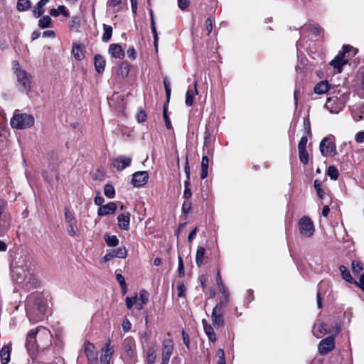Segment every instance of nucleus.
I'll list each match as a JSON object with an SVG mask.
<instances>
[{"label":"nucleus","instance_id":"1","mask_svg":"<svg viewBox=\"0 0 364 364\" xmlns=\"http://www.w3.org/2000/svg\"><path fill=\"white\" fill-rule=\"evenodd\" d=\"M33 272L31 263L26 262L24 266H14L11 274L16 283L26 286L35 285L36 287L37 281L33 274Z\"/></svg>","mask_w":364,"mask_h":364},{"label":"nucleus","instance_id":"2","mask_svg":"<svg viewBox=\"0 0 364 364\" xmlns=\"http://www.w3.org/2000/svg\"><path fill=\"white\" fill-rule=\"evenodd\" d=\"M352 52V55H354L355 52L353 46L350 45H344L343 46L342 51H340L338 54L333 59L330 65L333 66L334 69L337 70L338 73H341L343 66L348 63V57L346 58V54L350 55V53Z\"/></svg>","mask_w":364,"mask_h":364},{"label":"nucleus","instance_id":"3","mask_svg":"<svg viewBox=\"0 0 364 364\" xmlns=\"http://www.w3.org/2000/svg\"><path fill=\"white\" fill-rule=\"evenodd\" d=\"M34 118L32 115L26 113H15L11 118L10 124L13 128L24 129L34 124Z\"/></svg>","mask_w":364,"mask_h":364},{"label":"nucleus","instance_id":"4","mask_svg":"<svg viewBox=\"0 0 364 364\" xmlns=\"http://www.w3.org/2000/svg\"><path fill=\"white\" fill-rule=\"evenodd\" d=\"M39 332H41L42 334L46 336L50 334L48 330L41 326L30 330L27 333L26 341V347L28 351L34 352L38 348L39 345L37 343L36 336Z\"/></svg>","mask_w":364,"mask_h":364},{"label":"nucleus","instance_id":"5","mask_svg":"<svg viewBox=\"0 0 364 364\" xmlns=\"http://www.w3.org/2000/svg\"><path fill=\"white\" fill-rule=\"evenodd\" d=\"M225 306V302L220 301L215 305L212 311V323L213 326L216 328L224 326L225 325L224 315Z\"/></svg>","mask_w":364,"mask_h":364},{"label":"nucleus","instance_id":"6","mask_svg":"<svg viewBox=\"0 0 364 364\" xmlns=\"http://www.w3.org/2000/svg\"><path fill=\"white\" fill-rule=\"evenodd\" d=\"M16 76L17 79L16 86L18 90L28 95L31 89L32 75L26 70L18 71V74Z\"/></svg>","mask_w":364,"mask_h":364},{"label":"nucleus","instance_id":"7","mask_svg":"<svg viewBox=\"0 0 364 364\" xmlns=\"http://www.w3.org/2000/svg\"><path fill=\"white\" fill-rule=\"evenodd\" d=\"M298 226L300 234L306 237H311L314 233V225L307 216H303L299 219Z\"/></svg>","mask_w":364,"mask_h":364},{"label":"nucleus","instance_id":"8","mask_svg":"<svg viewBox=\"0 0 364 364\" xmlns=\"http://www.w3.org/2000/svg\"><path fill=\"white\" fill-rule=\"evenodd\" d=\"M319 150L324 157L335 156L337 154L336 144L328 136L324 137L321 140L319 144Z\"/></svg>","mask_w":364,"mask_h":364},{"label":"nucleus","instance_id":"9","mask_svg":"<svg viewBox=\"0 0 364 364\" xmlns=\"http://www.w3.org/2000/svg\"><path fill=\"white\" fill-rule=\"evenodd\" d=\"M173 351V342L171 338L164 339L162 342L161 363L168 364Z\"/></svg>","mask_w":364,"mask_h":364},{"label":"nucleus","instance_id":"10","mask_svg":"<svg viewBox=\"0 0 364 364\" xmlns=\"http://www.w3.org/2000/svg\"><path fill=\"white\" fill-rule=\"evenodd\" d=\"M344 106V103L336 97H331L328 98L325 104V107L331 113L338 114L340 112Z\"/></svg>","mask_w":364,"mask_h":364},{"label":"nucleus","instance_id":"11","mask_svg":"<svg viewBox=\"0 0 364 364\" xmlns=\"http://www.w3.org/2000/svg\"><path fill=\"white\" fill-rule=\"evenodd\" d=\"M127 255V250L124 246L119 247L117 249L109 250L103 257L102 259L104 262H109L114 257H118L124 259Z\"/></svg>","mask_w":364,"mask_h":364},{"label":"nucleus","instance_id":"12","mask_svg":"<svg viewBox=\"0 0 364 364\" xmlns=\"http://www.w3.org/2000/svg\"><path fill=\"white\" fill-rule=\"evenodd\" d=\"M5 202L0 199V237L3 236L10 228V218L3 215V210L5 206Z\"/></svg>","mask_w":364,"mask_h":364},{"label":"nucleus","instance_id":"13","mask_svg":"<svg viewBox=\"0 0 364 364\" xmlns=\"http://www.w3.org/2000/svg\"><path fill=\"white\" fill-rule=\"evenodd\" d=\"M335 347V341L333 336L322 339L318 344V352L321 355L328 353Z\"/></svg>","mask_w":364,"mask_h":364},{"label":"nucleus","instance_id":"14","mask_svg":"<svg viewBox=\"0 0 364 364\" xmlns=\"http://www.w3.org/2000/svg\"><path fill=\"white\" fill-rule=\"evenodd\" d=\"M149 173L147 171H136L132 176V183L134 187H142L148 181Z\"/></svg>","mask_w":364,"mask_h":364},{"label":"nucleus","instance_id":"15","mask_svg":"<svg viewBox=\"0 0 364 364\" xmlns=\"http://www.w3.org/2000/svg\"><path fill=\"white\" fill-rule=\"evenodd\" d=\"M84 350L90 364L97 361V353L92 343L86 342L84 346Z\"/></svg>","mask_w":364,"mask_h":364},{"label":"nucleus","instance_id":"16","mask_svg":"<svg viewBox=\"0 0 364 364\" xmlns=\"http://www.w3.org/2000/svg\"><path fill=\"white\" fill-rule=\"evenodd\" d=\"M114 348L111 346V340L108 339L103 349V353L100 357V361L102 364H109L110 359L114 354Z\"/></svg>","mask_w":364,"mask_h":364},{"label":"nucleus","instance_id":"17","mask_svg":"<svg viewBox=\"0 0 364 364\" xmlns=\"http://www.w3.org/2000/svg\"><path fill=\"white\" fill-rule=\"evenodd\" d=\"M132 158L125 156H119L113 160V166L118 171H122L131 164Z\"/></svg>","mask_w":364,"mask_h":364},{"label":"nucleus","instance_id":"18","mask_svg":"<svg viewBox=\"0 0 364 364\" xmlns=\"http://www.w3.org/2000/svg\"><path fill=\"white\" fill-rule=\"evenodd\" d=\"M117 204L114 202H109L106 205H101L97 210V215L100 217L111 215L115 213Z\"/></svg>","mask_w":364,"mask_h":364},{"label":"nucleus","instance_id":"19","mask_svg":"<svg viewBox=\"0 0 364 364\" xmlns=\"http://www.w3.org/2000/svg\"><path fill=\"white\" fill-rule=\"evenodd\" d=\"M130 218L131 214L129 212L121 213L117 216L118 225L121 230H129Z\"/></svg>","mask_w":364,"mask_h":364},{"label":"nucleus","instance_id":"20","mask_svg":"<svg viewBox=\"0 0 364 364\" xmlns=\"http://www.w3.org/2000/svg\"><path fill=\"white\" fill-rule=\"evenodd\" d=\"M123 348L127 355L132 358L135 355V341L132 337H127L123 341Z\"/></svg>","mask_w":364,"mask_h":364},{"label":"nucleus","instance_id":"21","mask_svg":"<svg viewBox=\"0 0 364 364\" xmlns=\"http://www.w3.org/2000/svg\"><path fill=\"white\" fill-rule=\"evenodd\" d=\"M11 343H9L4 345L0 350V358L1 364H8L10 361L11 352Z\"/></svg>","mask_w":364,"mask_h":364},{"label":"nucleus","instance_id":"22","mask_svg":"<svg viewBox=\"0 0 364 364\" xmlns=\"http://www.w3.org/2000/svg\"><path fill=\"white\" fill-rule=\"evenodd\" d=\"M204 332L210 341L214 343L217 341V336L212 325L209 324L205 319L202 320Z\"/></svg>","mask_w":364,"mask_h":364},{"label":"nucleus","instance_id":"23","mask_svg":"<svg viewBox=\"0 0 364 364\" xmlns=\"http://www.w3.org/2000/svg\"><path fill=\"white\" fill-rule=\"evenodd\" d=\"M109 53L115 58H123L125 53L119 44L112 43L109 46Z\"/></svg>","mask_w":364,"mask_h":364},{"label":"nucleus","instance_id":"24","mask_svg":"<svg viewBox=\"0 0 364 364\" xmlns=\"http://www.w3.org/2000/svg\"><path fill=\"white\" fill-rule=\"evenodd\" d=\"M49 2V0H40L36 6L33 7V14L36 18H39L41 16L44 12L45 9L44 6Z\"/></svg>","mask_w":364,"mask_h":364},{"label":"nucleus","instance_id":"25","mask_svg":"<svg viewBox=\"0 0 364 364\" xmlns=\"http://www.w3.org/2000/svg\"><path fill=\"white\" fill-rule=\"evenodd\" d=\"M149 294L147 291L143 289L139 292V297H138L137 303H136V309L141 310L144 307V305L147 304L149 301Z\"/></svg>","mask_w":364,"mask_h":364},{"label":"nucleus","instance_id":"26","mask_svg":"<svg viewBox=\"0 0 364 364\" xmlns=\"http://www.w3.org/2000/svg\"><path fill=\"white\" fill-rule=\"evenodd\" d=\"M149 14H150V20H151V32L153 33V37H154V47H155L156 50H157L159 36H158V33H157L156 28L154 13L151 9H150V11H149Z\"/></svg>","mask_w":364,"mask_h":364},{"label":"nucleus","instance_id":"27","mask_svg":"<svg viewBox=\"0 0 364 364\" xmlns=\"http://www.w3.org/2000/svg\"><path fill=\"white\" fill-rule=\"evenodd\" d=\"M94 64L96 71L98 73H102L105 70V60L103 57L99 54L95 55Z\"/></svg>","mask_w":364,"mask_h":364},{"label":"nucleus","instance_id":"28","mask_svg":"<svg viewBox=\"0 0 364 364\" xmlns=\"http://www.w3.org/2000/svg\"><path fill=\"white\" fill-rule=\"evenodd\" d=\"M198 94L197 82H194V89H188L186 94V105L188 107L191 106L193 103V97Z\"/></svg>","mask_w":364,"mask_h":364},{"label":"nucleus","instance_id":"29","mask_svg":"<svg viewBox=\"0 0 364 364\" xmlns=\"http://www.w3.org/2000/svg\"><path fill=\"white\" fill-rule=\"evenodd\" d=\"M330 88V85L327 81H321L314 87V91L316 94H324L327 92V91Z\"/></svg>","mask_w":364,"mask_h":364},{"label":"nucleus","instance_id":"30","mask_svg":"<svg viewBox=\"0 0 364 364\" xmlns=\"http://www.w3.org/2000/svg\"><path fill=\"white\" fill-rule=\"evenodd\" d=\"M329 333V328L327 327V325L324 323H320L318 326V330L316 329L315 326L313 328V333L317 338H321L323 335Z\"/></svg>","mask_w":364,"mask_h":364},{"label":"nucleus","instance_id":"31","mask_svg":"<svg viewBox=\"0 0 364 364\" xmlns=\"http://www.w3.org/2000/svg\"><path fill=\"white\" fill-rule=\"evenodd\" d=\"M205 248L202 246H198L196 250V262L198 267H200L203 264V258L205 255Z\"/></svg>","mask_w":364,"mask_h":364},{"label":"nucleus","instance_id":"32","mask_svg":"<svg viewBox=\"0 0 364 364\" xmlns=\"http://www.w3.org/2000/svg\"><path fill=\"white\" fill-rule=\"evenodd\" d=\"M80 18L78 16H73L69 23V27L70 30L75 32H80Z\"/></svg>","mask_w":364,"mask_h":364},{"label":"nucleus","instance_id":"33","mask_svg":"<svg viewBox=\"0 0 364 364\" xmlns=\"http://www.w3.org/2000/svg\"><path fill=\"white\" fill-rule=\"evenodd\" d=\"M61 14L63 16L68 17L69 12L67 11L66 7L63 5H60L58 9H52L50 11V14L53 16H58Z\"/></svg>","mask_w":364,"mask_h":364},{"label":"nucleus","instance_id":"34","mask_svg":"<svg viewBox=\"0 0 364 364\" xmlns=\"http://www.w3.org/2000/svg\"><path fill=\"white\" fill-rule=\"evenodd\" d=\"M115 274H116V279L122 288L123 294H125L127 290V284L125 282V279L121 274V270L117 269L115 272Z\"/></svg>","mask_w":364,"mask_h":364},{"label":"nucleus","instance_id":"35","mask_svg":"<svg viewBox=\"0 0 364 364\" xmlns=\"http://www.w3.org/2000/svg\"><path fill=\"white\" fill-rule=\"evenodd\" d=\"M52 25V19L49 16H42L39 21L38 26L39 28L43 29L46 28H50Z\"/></svg>","mask_w":364,"mask_h":364},{"label":"nucleus","instance_id":"36","mask_svg":"<svg viewBox=\"0 0 364 364\" xmlns=\"http://www.w3.org/2000/svg\"><path fill=\"white\" fill-rule=\"evenodd\" d=\"M321 186H322V181H320L318 179L314 180V188H315V190L316 191V193H317L318 198L321 200H323L324 198H325V192L322 189Z\"/></svg>","mask_w":364,"mask_h":364},{"label":"nucleus","instance_id":"37","mask_svg":"<svg viewBox=\"0 0 364 364\" xmlns=\"http://www.w3.org/2000/svg\"><path fill=\"white\" fill-rule=\"evenodd\" d=\"M72 53L77 60H82L84 56L82 50L81 49L80 46L77 43H73Z\"/></svg>","mask_w":364,"mask_h":364},{"label":"nucleus","instance_id":"38","mask_svg":"<svg viewBox=\"0 0 364 364\" xmlns=\"http://www.w3.org/2000/svg\"><path fill=\"white\" fill-rule=\"evenodd\" d=\"M104 33L102 37V40L104 42H108L112 35V28L111 26L103 24Z\"/></svg>","mask_w":364,"mask_h":364},{"label":"nucleus","instance_id":"39","mask_svg":"<svg viewBox=\"0 0 364 364\" xmlns=\"http://www.w3.org/2000/svg\"><path fill=\"white\" fill-rule=\"evenodd\" d=\"M30 0H18L16 9L18 11H26L31 8Z\"/></svg>","mask_w":364,"mask_h":364},{"label":"nucleus","instance_id":"40","mask_svg":"<svg viewBox=\"0 0 364 364\" xmlns=\"http://www.w3.org/2000/svg\"><path fill=\"white\" fill-rule=\"evenodd\" d=\"M299 159L303 165H306L309 163V154L306 149H298Z\"/></svg>","mask_w":364,"mask_h":364},{"label":"nucleus","instance_id":"41","mask_svg":"<svg viewBox=\"0 0 364 364\" xmlns=\"http://www.w3.org/2000/svg\"><path fill=\"white\" fill-rule=\"evenodd\" d=\"M339 269L341 271L342 277L343 279H345L346 282H353V277L349 272V270L345 267L344 265H341L339 267Z\"/></svg>","mask_w":364,"mask_h":364},{"label":"nucleus","instance_id":"42","mask_svg":"<svg viewBox=\"0 0 364 364\" xmlns=\"http://www.w3.org/2000/svg\"><path fill=\"white\" fill-rule=\"evenodd\" d=\"M104 194L109 199L114 198L115 196V189L114 186L111 184H106L104 187Z\"/></svg>","mask_w":364,"mask_h":364},{"label":"nucleus","instance_id":"43","mask_svg":"<svg viewBox=\"0 0 364 364\" xmlns=\"http://www.w3.org/2000/svg\"><path fill=\"white\" fill-rule=\"evenodd\" d=\"M328 283L326 282H321L318 284V288L316 294V299H317V306L318 309H321L322 306V301H321V294H322V288L325 285H328Z\"/></svg>","mask_w":364,"mask_h":364},{"label":"nucleus","instance_id":"44","mask_svg":"<svg viewBox=\"0 0 364 364\" xmlns=\"http://www.w3.org/2000/svg\"><path fill=\"white\" fill-rule=\"evenodd\" d=\"M105 240L109 247H115L119 244V240L115 235H106L105 236Z\"/></svg>","mask_w":364,"mask_h":364},{"label":"nucleus","instance_id":"45","mask_svg":"<svg viewBox=\"0 0 364 364\" xmlns=\"http://www.w3.org/2000/svg\"><path fill=\"white\" fill-rule=\"evenodd\" d=\"M327 175L331 180H336L338 178L339 173L337 168L334 166H330L327 169Z\"/></svg>","mask_w":364,"mask_h":364},{"label":"nucleus","instance_id":"46","mask_svg":"<svg viewBox=\"0 0 364 364\" xmlns=\"http://www.w3.org/2000/svg\"><path fill=\"white\" fill-rule=\"evenodd\" d=\"M67 231L70 236L77 237L78 236V228L77 223L67 224Z\"/></svg>","mask_w":364,"mask_h":364},{"label":"nucleus","instance_id":"47","mask_svg":"<svg viewBox=\"0 0 364 364\" xmlns=\"http://www.w3.org/2000/svg\"><path fill=\"white\" fill-rule=\"evenodd\" d=\"M184 171H185L186 176V180L184 181V187H185V188H190V185H191L190 174H191V171H190V168H189V165H188V161L187 158H186V164H185V167H184Z\"/></svg>","mask_w":364,"mask_h":364},{"label":"nucleus","instance_id":"48","mask_svg":"<svg viewBox=\"0 0 364 364\" xmlns=\"http://www.w3.org/2000/svg\"><path fill=\"white\" fill-rule=\"evenodd\" d=\"M65 220L67 224L77 223V220L68 208H65Z\"/></svg>","mask_w":364,"mask_h":364},{"label":"nucleus","instance_id":"49","mask_svg":"<svg viewBox=\"0 0 364 364\" xmlns=\"http://www.w3.org/2000/svg\"><path fill=\"white\" fill-rule=\"evenodd\" d=\"M167 104H164V107H163V117H164V122H165V125H166V127L168 129H172V125H171V120L167 114Z\"/></svg>","mask_w":364,"mask_h":364},{"label":"nucleus","instance_id":"50","mask_svg":"<svg viewBox=\"0 0 364 364\" xmlns=\"http://www.w3.org/2000/svg\"><path fill=\"white\" fill-rule=\"evenodd\" d=\"M156 355L155 350L153 349H149L146 352V361L149 364L154 363L156 360Z\"/></svg>","mask_w":364,"mask_h":364},{"label":"nucleus","instance_id":"51","mask_svg":"<svg viewBox=\"0 0 364 364\" xmlns=\"http://www.w3.org/2000/svg\"><path fill=\"white\" fill-rule=\"evenodd\" d=\"M138 300L137 295H135L134 296L129 297L127 296L126 298V305L128 309H131L134 305L136 307V303Z\"/></svg>","mask_w":364,"mask_h":364},{"label":"nucleus","instance_id":"52","mask_svg":"<svg viewBox=\"0 0 364 364\" xmlns=\"http://www.w3.org/2000/svg\"><path fill=\"white\" fill-rule=\"evenodd\" d=\"M191 207H192L191 201L190 200H184V201L182 204V208H181L182 213L184 215H188L191 210Z\"/></svg>","mask_w":364,"mask_h":364},{"label":"nucleus","instance_id":"53","mask_svg":"<svg viewBox=\"0 0 364 364\" xmlns=\"http://www.w3.org/2000/svg\"><path fill=\"white\" fill-rule=\"evenodd\" d=\"M164 88H165L166 96V104H168L170 100V97H171V89L170 82H168V80L166 78L164 80Z\"/></svg>","mask_w":364,"mask_h":364},{"label":"nucleus","instance_id":"54","mask_svg":"<svg viewBox=\"0 0 364 364\" xmlns=\"http://www.w3.org/2000/svg\"><path fill=\"white\" fill-rule=\"evenodd\" d=\"M219 287V291L224 296L225 299L223 300V302H225V305L228 304L229 302V292L228 289L225 287L224 284L218 286Z\"/></svg>","mask_w":364,"mask_h":364},{"label":"nucleus","instance_id":"55","mask_svg":"<svg viewBox=\"0 0 364 364\" xmlns=\"http://www.w3.org/2000/svg\"><path fill=\"white\" fill-rule=\"evenodd\" d=\"M363 264L358 261L352 262V271L353 274H358L363 270Z\"/></svg>","mask_w":364,"mask_h":364},{"label":"nucleus","instance_id":"56","mask_svg":"<svg viewBox=\"0 0 364 364\" xmlns=\"http://www.w3.org/2000/svg\"><path fill=\"white\" fill-rule=\"evenodd\" d=\"M35 304L37 306L38 310L41 314H44L45 313V311H46V306H45V304L43 303V301L41 298L38 297V298L36 299Z\"/></svg>","mask_w":364,"mask_h":364},{"label":"nucleus","instance_id":"57","mask_svg":"<svg viewBox=\"0 0 364 364\" xmlns=\"http://www.w3.org/2000/svg\"><path fill=\"white\" fill-rule=\"evenodd\" d=\"M215 19L214 18L210 16L207 18L205 21V27L207 31V35H210L213 30V23L214 22Z\"/></svg>","mask_w":364,"mask_h":364},{"label":"nucleus","instance_id":"58","mask_svg":"<svg viewBox=\"0 0 364 364\" xmlns=\"http://www.w3.org/2000/svg\"><path fill=\"white\" fill-rule=\"evenodd\" d=\"M178 276L180 277H184V275H185L184 265H183V259L181 256L178 257Z\"/></svg>","mask_w":364,"mask_h":364},{"label":"nucleus","instance_id":"59","mask_svg":"<svg viewBox=\"0 0 364 364\" xmlns=\"http://www.w3.org/2000/svg\"><path fill=\"white\" fill-rule=\"evenodd\" d=\"M186 287L183 282H180L177 286V296L178 297H184Z\"/></svg>","mask_w":364,"mask_h":364},{"label":"nucleus","instance_id":"60","mask_svg":"<svg viewBox=\"0 0 364 364\" xmlns=\"http://www.w3.org/2000/svg\"><path fill=\"white\" fill-rule=\"evenodd\" d=\"M218 355V364H226L224 350L220 348L217 353Z\"/></svg>","mask_w":364,"mask_h":364},{"label":"nucleus","instance_id":"61","mask_svg":"<svg viewBox=\"0 0 364 364\" xmlns=\"http://www.w3.org/2000/svg\"><path fill=\"white\" fill-rule=\"evenodd\" d=\"M136 118L137 122L139 123L145 122L146 119V114L145 111L143 109L139 110L136 116Z\"/></svg>","mask_w":364,"mask_h":364},{"label":"nucleus","instance_id":"62","mask_svg":"<svg viewBox=\"0 0 364 364\" xmlns=\"http://www.w3.org/2000/svg\"><path fill=\"white\" fill-rule=\"evenodd\" d=\"M183 342L184 345L186 346L187 349H189V345H190V338L189 335L184 331H182L181 333Z\"/></svg>","mask_w":364,"mask_h":364},{"label":"nucleus","instance_id":"63","mask_svg":"<svg viewBox=\"0 0 364 364\" xmlns=\"http://www.w3.org/2000/svg\"><path fill=\"white\" fill-rule=\"evenodd\" d=\"M120 71L122 75L127 76L129 71V65L127 63H122L120 65Z\"/></svg>","mask_w":364,"mask_h":364},{"label":"nucleus","instance_id":"64","mask_svg":"<svg viewBox=\"0 0 364 364\" xmlns=\"http://www.w3.org/2000/svg\"><path fill=\"white\" fill-rule=\"evenodd\" d=\"M358 112V114H359L358 117L356 116V112H354V113H353V118H354V119L355 121H359V120H360V119H362L363 118V117H364V105H363L360 107V109H359V110Z\"/></svg>","mask_w":364,"mask_h":364}]
</instances>
